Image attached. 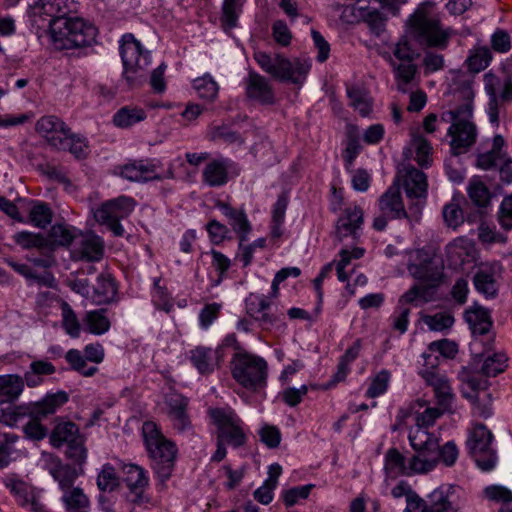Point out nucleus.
<instances>
[{
	"label": "nucleus",
	"instance_id": "obj_1",
	"mask_svg": "<svg viewBox=\"0 0 512 512\" xmlns=\"http://www.w3.org/2000/svg\"><path fill=\"white\" fill-rule=\"evenodd\" d=\"M142 430L147 451L154 462V470L164 485L174 468L176 445L166 439L153 422H145Z\"/></svg>",
	"mask_w": 512,
	"mask_h": 512
},
{
	"label": "nucleus",
	"instance_id": "obj_2",
	"mask_svg": "<svg viewBox=\"0 0 512 512\" xmlns=\"http://www.w3.org/2000/svg\"><path fill=\"white\" fill-rule=\"evenodd\" d=\"M408 33L422 46L444 49L451 36L450 29H444L438 17L424 7H419L408 20Z\"/></svg>",
	"mask_w": 512,
	"mask_h": 512
},
{
	"label": "nucleus",
	"instance_id": "obj_3",
	"mask_svg": "<svg viewBox=\"0 0 512 512\" xmlns=\"http://www.w3.org/2000/svg\"><path fill=\"white\" fill-rule=\"evenodd\" d=\"M50 33L58 49H73L91 45L95 41L97 29L81 18L65 17L52 25Z\"/></svg>",
	"mask_w": 512,
	"mask_h": 512
},
{
	"label": "nucleus",
	"instance_id": "obj_4",
	"mask_svg": "<svg viewBox=\"0 0 512 512\" xmlns=\"http://www.w3.org/2000/svg\"><path fill=\"white\" fill-rule=\"evenodd\" d=\"M254 59L262 70L273 78L293 84H301L311 68L306 60L298 58L290 60L283 55H270L263 51L255 52Z\"/></svg>",
	"mask_w": 512,
	"mask_h": 512
},
{
	"label": "nucleus",
	"instance_id": "obj_5",
	"mask_svg": "<svg viewBox=\"0 0 512 512\" xmlns=\"http://www.w3.org/2000/svg\"><path fill=\"white\" fill-rule=\"evenodd\" d=\"M120 54L124 68L123 77L128 88L132 89L141 85L151 63L150 52L143 51L140 42L128 33L121 39Z\"/></svg>",
	"mask_w": 512,
	"mask_h": 512
},
{
	"label": "nucleus",
	"instance_id": "obj_6",
	"mask_svg": "<svg viewBox=\"0 0 512 512\" xmlns=\"http://www.w3.org/2000/svg\"><path fill=\"white\" fill-rule=\"evenodd\" d=\"M267 362L254 354L240 350L231 361L233 378L244 388L257 390L266 385Z\"/></svg>",
	"mask_w": 512,
	"mask_h": 512
},
{
	"label": "nucleus",
	"instance_id": "obj_7",
	"mask_svg": "<svg viewBox=\"0 0 512 512\" xmlns=\"http://www.w3.org/2000/svg\"><path fill=\"white\" fill-rule=\"evenodd\" d=\"M50 444L61 448L66 444V457L78 465H82L87 458L85 437L80 433L78 426L71 421L58 422L49 435Z\"/></svg>",
	"mask_w": 512,
	"mask_h": 512
},
{
	"label": "nucleus",
	"instance_id": "obj_8",
	"mask_svg": "<svg viewBox=\"0 0 512 512\" xmlns=\"http://www.w3.org/2000/svg\"><path fill=\"white\" fill-rule=\"evenodd\" d=\"M409 441L416 451L409 461L408 469L413 473H426L435 467V449L438 438L427 431V428L416 426L409 434Z\"/></svg>",
	"mask_w": 512,
	"mask_h": 512
},
{
	"label": "nucleus",
	"instance_id": "obj_9",
	"mask_svg": "<svg viewBox=\"0 0 512 512\" xmlns=\"http://www.w3.org/2000/svg\"><path fill=\"white\" fill-rule=\"evenodd\" d=\"M394 182L404 188L407 198L412 201L409 210L417 219L425 203L428 192V181L426 174L410 164H404L398 169Z\"/></svg>",
	"mask_w": 512,
	"mask_h": 512
},
{
	"label": "nucleus",
	"instance_id": "obj_10",
	"mask_svg": "<svg viewBox=\"0 0 512 512\" xmlns=\"http://www.w3.org/2000/svg\"><path fill=\"white\" fill-rule=\"evenodd\" d=\"M493 439V433L484 424L474 425L467 439L469 453L483 471L492 470L497 462V454L492 447Z\"/></svg>",
	"mask_w": 512,
	"mask_h": 512
},
{
	"label": "nucleus",
	"instance_id": "obj_11",
	"mask_svg": "<svg viewBox=\"0 0 512 512\" xmlns=\"http://www.w3.org/2000/svg\"><path fill=\"white\" fill-rule=\"evenodd\" d=\"M209 414L217 427V440L235 448L245 444L242 421L232 409L214 408L209 410Z\"/></svg>",
	"mask_w": 512,
	"mask_h": 512
},
{
	"label": "nucleus",
	"instance_id": "obj_12",
	"mask_svg": "<svg viewBox=\"0 0 512 512\" xmlns=\"http://www.w3.org/2000/svg\"><path fill=\"white\" fill-rule=\"evenodd\" d=\"M135 202L132 198L121 196L113 200L106 201L94 212L96 221L107 228L115 236H123L124 228L120 220L126 218L134 209Z\"/></svg>",
	"mask_w": 512,
	"mask_h": 512
},
{
	"label": "nucleus",
	"instance_id": "obj_13",
	"mask_svg": "<svg viewBox=\"0 0 512 512\" xmlns=\"http://www.w3.org/2000/svg\"><path fill=\"white\" fill-rule=\"evenodd\" d=\"M408 271L422 282L439 284L443 274V263L434 247L425 246L416 251L415 263L408 265Z\"/></svg>",
	"mask_w": 512,
	"mask_h": 512
},
{
	"label": "nucleus",
	"instance_id": "obj_14",
	"mask_svg": "<svg viewBox=\"0 0 512 512\" xmlns=\"http://www.w3.org/2000/svg\"><path fill=\"white\" fill-rule=\"evenodd\" d=\"M73 3L68 0H33L29 3L28 15L33 25L44 26L49 29L60 19H64L71 12Z\"/></svg>",
	"mask_w": 512,
	"mask_h": 512
},
{
	"label": "nucleus",
	"instance_id": "obj_15",
	"mask_svg": "<svg viewBox=\"0 0 512 512\" xmlns=\"http://www.w3.org/2000/svg\"><path fill=\"white\" fill-rule=\"evenodd\" d=\"M68 401V394L64 391H58L54 394H49L41 401L19 405L12 407L16 420L25 416L36 419H43L47 416L54 414L58 408Z\"/></svg>",
	"mask_w": 512,
	"mask_h": 512
},
{
	"label": "nucleus",
	"instance_id": "obj_16",
	"mask_svg": "<svg viewBox=\"0 0 512 512\" xmlns=\"http://www.w3.org/2000/svg\"><path fill=\"white\" fill-rule=\"evenodd\" d=\"M430 364V368L423 369L419 373L427 385L433 388L437 405L444 411L452 412L455 395L452 392L449 380L444 374L435 369V363Z\"/></svg>",
	"mask_w": 512,
	"mask_h": 512
},
{
	"label": "nucleus",
	"instance_id": "obj_17",
	"mask_svg": "<svg viewBox=\"0 0 512 512\" xmlns=\"http://www.w3.org/2000/svg\"><path fill=\"white\" fill-rule=\"evenodd\" d=\"M469 119L470 117H464L448 128L451 154L454 156L467 152L476 141V127Z\"/></svg>",
	"mask_w": 512,
	"mask_h": 512
},
{
	"label": "nucleus",
	"instance_id": "obj_18",
	"mask_svg": "<svg viewBox=\"0 0 512 512\" xmlns=\"http://www.w3.org/2000/svg\"><path fill=\"white\" fill-rule=\"evenodd\" d=\"M36 131L47 142L58 150H66L64 140L68 137L70 128L58 117L53 115L43 116L36 123Z\"/></svg>",
	"mask_w": 512,
	"mask_h": 512
},
{
	"label": "nucleus",
	"instance_id": "obj_19",
	"mask_svg": "<svg viewBox=\"0 0 512 512\" xmlns=\"http://www.w3.org/2000/svg\"><path fill=\"white\" fill-rule=\"evenodd\" d=\"M42 460L44 469L58 482L63 493L75 488L73 485L78 478V472L74 467L63 464L59 457L50 453H43Z\"/></svg>",
	"mask_w": 512,
	"mask_h": 512
},
{
	"label": "nucleus",
	"instance_id": "obj_20",
	"mask_svg": "<svg viewBox=\"0 0 512 512\" xmlns=\"http://www.w3.org/2000/svg\"><path fill=\"white\" fill-rule=\"evenodd\" d=\"M426 512H458L461 501L455 486L446 485L435 489L426 500Z\"/></svg>",
	"mask_w": 512,
	"mask_h": 512
},
{
	"label": "nucleus",
	"instance_id": "obj_21",
	"mask_svg": "<svg viewBox=\"0 0 512 512\" xmlns=\"http://www.w3.org/2000/svg\"><path fill=\"white\" fill-rule=\"evenodd\" d=\"M363 210L355 205L348 207L339 217L335 227V237L339 242H343L346 238L356 240L359 237V230L363 224Z\"/></svg>",
	"mask_w": 512,
	"mask_h": 512
},
{
	"label": "nucleus",
	"instance_id": "obj_22",
	"mask_svg": "<svg viewBox=\"0 0 512 512\" xmlns=\"http://www.w3.org/2000/svg\"><path fill=\"white\" fill-rule=\"evenodd\" d=\"M246 96L261 105H273L276 96L270 82L262 75L250 71L245 79Z\"/></svg>",
	"mask_w": 512,
	"mask_h": 512
},
{
	"label": "nucleus",
	"instance_id": "obj_23",
	"mask_svg": "<svg viewBox=\"0 0 512 512\" xmlns=\"http://www.w3.org/2000/svg\"><path fill=\"white\" fill-rule=\"evenodd\" d=\"M123 481L130 491V500L141 504L148 500L144 494L148 486V477L145 470L136 464H124L122 466Z\"/></svg>",
	"mask_w": 512,
	"mask_h": 512
},
{
	"label": "nucleus",
	"instance_id": "obj_24",
	"mask_svg": "<svg viewBox=\"0 0 512 512\" xmlns=\"http://www.w3.org/2000/svg\"><path fill=\"white\" fill-rule=\"evenodd\" d=\"M189 359L200 374L207 375L219 367L223 359V349L220 346L216 349L197 346L190 350Z\"/></svg>",
	"mask_w": 512,
	"mask_h": 512
},
{
	"label": "nucleus",
	"instance_id": "obj_25",
	"mask_svg": "<svg viewBox=\"0 0 512 512\" xmlns=\"http://www.w3.org/2000/svg\"><path fill=\"white\" fill-rule=\"evenodd\" d=\"M379 208L382 213L387 215L389 219L409 218L408 212L405 210L400 185L397 182L387 189V191L379 199Z\"/></svg>",
	"mask_w": 512,
	"mask_h": 512
},
{
	"label": "nucleus",
	"instance_id": "obj_26",
	"mask_svg": "<svg viewBox=\"0 0 512 512\" xmlns=\"http://www.w3.org/2000/svg\"><path fill=\"white\" fill-rule=\"evenodd\" d=\"M157 165L153 162L144 160H135L125 164L121 168L120 175L134 182H148L153 180H162V176L156 173Z\"/></svg>",
	"mask_w": 512,
	"mask_h": 512
},
{
	"label": "nucleus",
	"instance_id": "obj_27",
	"mask_svg": "<svg viewBox=\"0 0 512 512\" xmlns=\"http://www.w3.org/2000/svg\"><path fill=\"white\" fill-rule=\"evenodd\" d=\"M505 146L504 138L499 134L495 135L490 149L477 154L476 166L482 170L496 169L500 162L508 156Z\"/></svg>",
	"mask_w": 512,
	"mask_h": 512
},
{
	"label": "nucleus",
	"instance_id": "obj_28",
	"mask_svg": "<svg viewBox=\"0 0 512 512\" xmlns=\"http://www.w3.org/2000/svg\"><path fill=\"white\" fill-rule=\"evenodd\" d=\"M104 254L103 240L92 233L83 235L80 239L74 255L80 260L99 261Z\"/></svg>",
	"mask_w": 512,
	"mask_h": 512
},
{
	"label": "nucleus",
	"instance_id": "obj_29",
	"mask_svg": "<svg viewBox=\"0 0 512 512\" xmlns=\"http://www.w3.org/2000/svg\"><path fill=\"white\" fill-rule=\"evenodd\" d=\"M24 391L22 376L19 374L0 375V405L16 402Z\"/></svg>",
	"mask_w": 512,
	"mask_h": 512
},
{
	"label": "nucleus",
	"instance_id": "obj_30",
	"mask_svg": "<svg viewBox=\"0 0 512 512\" xmlns=\"http://www.w3.org/2000/svg\"><path fill=\"white\" fill-rule=\"evenodd\" d=\"M217 207L228 218L229 224L233 230L239 235L241 242L246 240L247 235L251 231V225L246 214L242 210L231 207L228 203L219 202Z\"/></svg>",
	"mask_w": 512,
	"mask_h": 512
},
{
	"label": "nucleus",
	"instance_id": "obj_31",
	"mask_svg": "<svg viewBox=\"0 0 512 512\" xmlns=\"http://www.w3.org/2000/svg\"><path fill=\"white\" fill-rule=\"evenodd\" d=\"M227 159H216L209 162L203 170V181L210 187L223 186L228 182Z\"/></svg>",
	"mask_w": 512,
	"mask_h": 512
},
{
	"label": "nucleus",
	"instance_id": "obj_32",
	"mask_svg": "<svg viewBox=\"0 0 512 512\" xmlns=\"http://www.w3.org/2000/svg\"><path fill=\"white\" fill-rule=\"evenodd\" d=\"M391 65L393 66L397 90L401 93H408L415 86L416 64L407 61L399 63L393 61Z\"/></svg>",
	"mask_w": 512,
	"mask_h": 512
},
{
	"label": "nucleus",
	"instance_id": "obj_33",
	"mask_svg": "<svg viewBox=\"0 0 512 512\" xmlns=\"http://www.w3.org/2000/svg\"><path fill=\"white\" fill-rule=\"evenodd\" d=\"M166 404L169 407V415L174 421V427L184 431L190 426L186 415L187 399L179 394H169L166 397Z\"/></svg>",
	"mask_w": 512,
	"mask_h": 512
},
{
	"label": "nucleus",
	"instance_id": "obj_34",
	"mask_svg": "<svg viewBox=\"0 0 512 512\" xmlns=\"http://www.w3.org/2000/svg\"><path fill=\"white\" fill-rule=\"evenodd\" d=\"M117 293L114 279L109 273H101L93 286L92 299L96 304H107L112 302Z\"/></svg>",
	"mask_w": 512,
	"mask_h": 512
},
{
	"label": "nucleus",
	"instance_id": "obj_35",
	"mask_svg": "<svg viewBox=\"0 0 512 512\" xmlns=\"http://www.w3.org/2000/svg\"><path fill=\"white\" fill-rule=\"evenodd\" d=\"M5 262L18 274L25 277L29 281L45 287H53L55 279L51 272H38L28 264L18 263L12 259H6Z\"/></svg>",
	"mask_w": 512,
	"mask_h": 512
},
{
	"label": "nucleus",
	"instance_id": "obj_36",
	"mask_svg": "<svg viewBox=\"0 0 512 512\" xmlns=\"http://www.w3.org/2000/svg\"><path fill=\"white\" fill-rule=\"evenodd\" d=\"M465 320L469 324L473 333L486 334L492 326V320L489 311L482 306L474 305L465 312Z\"/></svg>",
	"mask_w": 512,
	"mask_h": 512
},
{
	"label": "nucleus",
	"instance_id": "obj_37",
	"mask_svg": "<svg viewBox=\"0 0 512 512\" xmlns=\"http://www.w3.org/2000/svg\"><path fill=\"white\" fill-rule=\"evenodd\" d=\"M361 350V340L357 339L351 347H349L346 352L341 356L339 364L337 366V371L333 375L330 383L327 385L328 387L334 386L335 384L344 381L350 371L349 365L352 363L359 355Z\"/></svg>",
	"mask_w": 512,
	"mask_h": 512
},
{
	"label": "nucleus",
	"instance_id": "obj_38",
	"mask_svg": "<svg viewBox=\"0 0 512 512\" xmlns=\"http://www.w3.org/2000/svg\"><path fill=\"white\" fill-rule=\"evenodd\" d=\"M61 500L65 506L66 512L90 511V500L80 487H75L71 491L63 493Z\"/></svg>",
	"mask_w": 512,
	"mask_h": 512
},
{
	"label": "nucleus",
	"instance_id": "obj_39",
	"mask_svg": "<svg viewBox=\"0 0 512 512\" xmlns=\"http://www.w3.org/2000/svg\"><path fill=\"white\" fill-rule=\"evenodd\" d=\"M146 119V112L139 107L125 106L113 116V123L120 128H128Z\"/></svg>",
	"mask_w": 512,
	"mask_h": 512
},
{
	"label": "nucleus",
	"instance_id": "obj_40",
	"mask_svg": "<svg viewBox=\"0 0 512 512\" xmlns=\"http://www.w3.org/2000/svg\"><path fill=\"white\" fill-rule=\"evenodd\" d=\"M86 329L96 335L107 332L110 328V320L106 315V309L88 311L83 319Z\"/></svg>",
	"mask_w": 512,
	"mask_h": 512
},
{
	"label": "nucleus",
	"instance_id": "obj_41",
	"mask_svg": "<svg viewBox=\"0 0 512 512\" xmlns=\"http://www.w3.org/2000/svg\"><path fill=\"white\" fill-rule=\"evenodd\" d=\"M384 469L387 476L391 478H396L401 474H410L407 472L405 457L396 448H390L386 452Z\"/></svg>",
	"mask_w": 512,
	"mask_h": 512
},
{
	"label": "nucleus",
	"instance_id": "obj_42",
	"mask_svg": "<svg viewBox=\"0 0 512 512\" xmlns=\"http://www.w3.org/2000/svg\"><path fill=\"white\" fill-rule=\"evenodd\" d=\"M361 145L359 141L358 127L352 124L347 126V143L346 148L343 152V158L346 164V168H350L360 153Z\"/></svg>",
	"mask_w": 512,
	"mask_h": 512
},
{
	"label": "nucleus",
	"instance_id": "obj_43",
	"mask_svg": "<svg viewBox=\"0 0 512 512\" xmlns=\"http://www.w3.org/2000/svg\"><path fill=\"white\" fill-rule=\"evenodd\" d=\"M476 290L486 298H495L498 293V286L492 273L479 270L473 278Z\"/></svg>",
	"mask_w": 512,
	"mask_h": 512
},
{
	"label": "nucleus",
	"instance_id": "obj_44",
	"mask_svg": "<svg viewBox=\"0 0 512 512\" xmlns=\"http://www.w3.org/2000/svg\"><path fill=\"white\" fill-rule=\"evenodd\" d=\"M347 95L350 99V105L357 110L361 116L366 117L372 110L371 101L367 93L358 86L347 88Z\"/></svg>",
	"mask_w": 512,
	"mask_h": 512
},
{
	"label": "nucleus",
	"instance_id": "obj_45",
	"mask_svg": "<svg viewBox=\"0 0 512 512\" xmlns=\"http://www.w3.org/2000/svg\"><path fill=\"white\" fill-rule=\"evenodd\" d=\"M470 200L478 207L485 208L490 204L491 193L480 180L473 179L467 188Z\"/></svg>",
	"mask_w": 512,
	"mask_h": 512
},
{
	"label": "nucleus",
	"instance_id": "obj_46",
	"mask_svg": "<svg viewBox=\"0 0 512 512\" xmlns=\"http://www.w3.org/2000/svg\"><path fill=\"white\" fill-rule=\"evenodd\" d=\"M13 239L16 244L26 250L33 248L42 249L48 247V240L42 234L21 231L16 233L13 236Z\"/></svg>",
	"mask_w": 512,
	"mask_h": 512
},
{
	"label": "nucleus",
	"instance_id": "obj_47",
	"mask_svg": "<svg viewBox=\"0 0 512 512\" xmlns=\"http://www.w3.org/2000/svg\"><path fill=\"white\" fill-rule=\"evenodd\" d=\"M193 86L198 96L202 99L212 101L217 96L218 85L209 74L195 79Z\"/></svg>",
	"mask_w": 512,
	"mask_h": 512
},
{
	"label": "nucleus",
	"instance_id": "obj_48",
	"mask_svg": "<svg viewBox=\"0 0 512 512\" xmlns=\"http://www.w3.org/2000/svg\"><path fill=\"white\" fill-rule=\"evenodd\" d=\"M412 145L416 151V161L422 167H428L431 164V151L432 146L429 141L422 135H414L412 138Z\"/></svg>",
	"mask_w": 512,
	"mask_h": 512
},
{
	"label": "nucleus",
	"instance_id": "obj_49",
	"mask_svg": "<svg viewBox=\"0 0 512 512\" xmlns=\"http://www.w3.org/2000/svg\"><path fill=\"white\" fill-rule=\"evenodd\" d=\"M66 361L71 365L72 369L78 371L85 377L93 376L98 368L95 366L86 369V357L82 356L81 352L76 349L69 350L65 355Z\"/></svg>",
	"mask_w": 512,
	"mask_h": 512
},
{
	"label": "nucleus",
	"instance_id": "obj_50",
	"mask_svg": "<svg viewBox=\"0 0 512 512\" xmlns=\"http://www.w3.org/2000/svg\"><path fill=\"white\" fill-rule=\"evenodd\" d=\"M458 448L453 441H448L440 447L439 442L435 449V465L441 461L445 466H453L458 458Z\"/></svg>",
	"mask_w": 512,
	"mask_h": 512
},
{
	"label": "nucleus",
	"instance_id": "obj_51",
	"mask_svg": "<svg viewBox=\"0 0 512 512\" xmlns=\"http://www.w3.org/2000/svg\"><path fill=\"white\" fill-rule=\"evenodd\" d=\"M492 54L488 47H479L469 56L467 62L469 70L480 72L484 70L491 62Z\"/></svg>",
	"mask_w": 512,
	"mask_h": 512
},
{
	"label": "nucleus",
	"instance_id": "obj_52",
	"mask_svg": "<svg viewBox=\"0 0 512 512\" xmlns=\"http://www.w3.org/2000/svg\"><path fill=\"white\" fill-rule=\"evenodd\" d=\"M363 20L376 36H380L386 27L387 18L377 9H367L363 13Z\"/></svg>",
	"mask_w": 512,
	"mask_h": 512
},
{
	"label": "nucleus",
	"instance_id": "obj_53",
	"mask_svg": "<svg viewBox=\"0 0 512 512\" xmlns=\"http://www.w3.org/2000/svg\"><path fill=\"white\" fill-rule=\"evenodd\" d=\"M506 361L507 358L504 354L495 353L485 359L481 371L487 377H495L504 371Z\"/></svg>",
	"mask_w": 512,
	"mask_h": 512
},
{
	"label": "nucleus",
	"instance_id": "obj_54",
	"mask_svg": "<svg viewBox=\"0 0 512 512\" xmlns=\"http://www.w3.org/2000/svg\"><path fill=\"white\" fill-rule=\"evenodd\" d=\"M61 309L63 318L62 323L66 333L73 338L79 337L80 324L76 314L74 313L70 305L66 302L62 303Z\"/></svg>",
	"mask_w": 512,
	"mask_h": 512
},
{
	"label": "nucleus",
	"instance_id": "obj_55",
	"mask_svg": "<svg viewBox=\"0 0 512 512\" xmlns=\"http://www.w3.org/2000/svg\"><path fill=\"white\" fill-rule=\"evenodd\" d=\"M68 137L64 140L65 145H67V149L71 154H73L77 159H83L88 155V143L87 140L83 137H80L77 134L68 132Z\"/></svg>",
	"mask_w": 512,
	"mask_h": 512
},
{
	"label": "nucleus",
	"instance_id": "obj_56",
	"mask_svg": "<svg viewBox=\"0 0 512 512\" xmlns=\"http://www.w3.org/2000/svg\"><path fill=\"white\" fill-rule=\"evenodd\" d=\"M118 477L115 469L109 464L103 466L97 477V486L101 491H113L118 487Z\"/></svg>",
	"mask_w": 512,
	"mask_h": 512
},
{
	"label": "nucleus",
	"instance_id": "obj_57",
	"mask_svg": "<svg viewBox=\"0 0 512 512\" xmlns=\"http://www.w3.org/2000/svg\"><path fill=\"white\" fill-rule=\"evenodd\" d=\"M73 234L71 231L61 224L53 225L48 234V246L58 245V246H67L70 245L73 241Z\"/></svg>",
	"mask_w": 512,
	"mask_h": 512
},
{
	"label": "nucleus",
	"instance_id": "obj_58",
	"mask_svg": "<svg viewBox=\"0 0 512 512\" xmlns=\"http://www.w3.org/2000/svg\"><path fill=\"white\" fill-rule=\"evenodd\" d=\"M29 218L35 226L45 228L52 221V212L46 204L40 203L31 209Z\"/></svg>",
	"mask_w": 512,
	"mask_h": 512
},
{
	"label": "nucleus",
	"instance_id": "obj_59",
	"mask_svg": "<svg viewBox=\"0 0 512 512\" xmlns=\"http://www.w3.org/2000/svg\"><path fill=\"white\" fill-rule=\"evenodd\" d=\"M18 440L15 434H0V469L6 467L10 462V455L14 450V444Z\"/></svg>",
	"mask_w": 512,
	"mask_h": 512
},
{
	"label": "nucleus",
	"instance_id": "obj_60",
	"mask_svg": "<svg viewBox=\"0 0 512 512\" xmlns=\"http://www.w3.org/2000/svg\"><path fill=\"white\" fill-rule=\"evenodd\" d=\"M484 495L487 499L503 505L512 504V491L504 486H488L484 489Z\"/></svg>",
	"mask_w": 512,
	"mask_h": 512
},
{
	"label": "nucleus",
	"instance_id": "obj_61",
	"mask_svg": "<svg viewBox=\"0 0 512 512\" xmlns=\"http://www.w3.org/2000/svg\"><path fill=\"white\" fill-rule=\"evenodd\" d=\"M390 373L387 370L380 371L372 380L366 395L370 398L378 397L383 394L388 387Z\"/></svg>",
	"mask_w": 512,
	"mask_h": 512
},
{
	"label": "nucleus",
	"instance_id": "obj_62",
	"mask_svg": "<svg viewBox=\"0 0 512 512\" xmlns=\"http://www.w3.org/2000/svg\"><path fill=\"white\" fill-rule=\"evenodd\" d=\"M443 218L448 227L457 228L463 223V212L456 203H448L443 208Z\"/></svg>",
	"mask_w": 512,
	"mask_h": 512
},
{
	"label": "nucleus",
	"instance_id": "obj_63",
	"mask_svg": "<svg viewBox=\"0 0 512 512\" xmlns=\"http://www.w3.org/2000/svg\"><path fill=\"white\" fill-rule=\"evenodd\" d=\"M393 54L400 62H414L418 56V54L411 48L406 36L400 38L396 43Z\"/></svg>",
	"mask_w": 512,
	"mask_h": 512
},
{
	"label": "nucleus",
	"instance_id": "obj_64",
	"mask_svg": "<svg viewBox=\"0 0 512 512\" xmlns=\"http://www.w3.org/2000/svg\"><path fill=\"white\" fill-rule=\"evenodd\" d=\"M498 221L503 229H512V194L503 199L498 212Z\"/></svg>",
	"mask_w": 512,
	"mask_h": 512
}]
</instances>
